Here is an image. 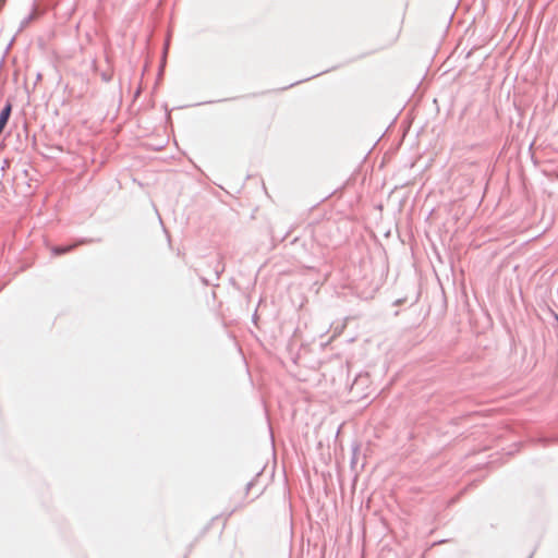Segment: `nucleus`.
Here are the masks:
<instances>
[{
    "mask_svg": "<svg viewBox=\"0 0 558 558\" xmlns=\"http://www.w3.org/2000/svg\"><path fill=\"white\" fill-rule=\"evenodd\" d=\"M76 245H69V246H53L51 248V252L53 255L58 256V255H61V254H65V253H69L70 251H72Z\"/></svg>",
    "mask_w": 558,
    "mask_h": 558,
    "instance_id": "f03ea898",
    "label": "nucleus"
},
{
    "mask_svg": "<svg viewBox=\"0 0 558 558\" xmlns=\"http://www.w3.org/2000/svg\"><path fill=\"white\" fill-rule=\"evenodd\" d=\"M220 523H221V526H225V521L223 520H219Z\"/></svg>",
    "mask_w": 558,
    "mask_h": 558,
    "instance_id": "7ed1b4c3",
    "label": "nucleus"
},
{
    "mask_svg": "<svg viewBox=\"0 0 558 558\" xmlns=\"http://www.w3.org/2000/svg\"><path fill=\"white\" fill-rule=\"evenodd\" d=\"M12 107L10 104H8L0 113V134L2 133L3 129L5 128L8 120L11 114Z\"/></svg>",
    "mask_w": 558,
    "mask_h": 558,
    "instance_id": "f257e3e1",
    "label": "nucleus"
},
{
    "mask_svg": "<svg viewBox=\"0 0 558 558\" xmlns=\"http://www.w3.org/2000/svg\"><path fill=\"white\" fill-rule=\"evenodd\" d=\"M556 319H557V322H558V315H556Z\"/></svg>",
    "mask_w": 558,
    "mask_h": 558,
    "instance_id": "20e7f679",
    "label": "nucleus"
}]
</instances>
